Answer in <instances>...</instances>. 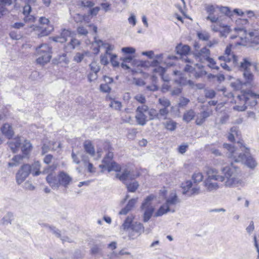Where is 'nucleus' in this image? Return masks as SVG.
<instances>
[{
    "label": "nucleus",
    "mask_w": 259,
    "mask_h": 259,
    "mask_svg": "<svg viewBox=\"0 0 259 259\" xmlns=\"http://www.w3.org/2000/svg\"><path fill=\"white\" fill-rule=\"evenodd\" d=\"M142 55L147 56L150 59H152L154 57V59L151 62V65L154 67L152 69L154 75L153 77H155L157 75H160L161 78L165 81H167L168 79H164L163 77V73L165 72V67L162 65L165 66H171L174 65L172 62L177 59V57L174 55H165L164 54H160L154 56V52L152 51L148 52H143Z\"/></svg>",
    "instance_id": "f257e3e1"
},
{
    "label": "nucleus",
    "mask_w": 259,
    "mask_h": 259,
    "mask_svg": "<svg viewBox=\"0 0 259 259\" xmlns=\"http://www.w3.org/2000/svg\"><path fill=\"white\" fill-rule=\"evenodd\" d=\"M224 147L228 151V156L234 159L236 162H242L250 168H254L257 165L255 159L250 154L249 149L244 147V150L242 149L243 153H238L236 149L231 145L225 143Z\"/></svg>",
    "instance_id": "f03ea898"
},
{
    "label": "nucleus",
    "mask_w": 259,
    "mask_h": 259,
    "mask_svg": "<svg viewBox=\"0 0 259 259\" xmlns=\"http://www.w3.org/2000/svg\"><path fill=\"white\" fill-rule=\"evenodd\" d=\"M222 171L224 176H221V182H224L226 187H235L240 185L242 181L239 178L240 171L232 164L230 166L224 167Z\"/></svg>",
    "instance_id": "7ed1b4c3"
},
{
    "label": "nucleus",
    "mask_w": 259,
    "mask_h": 259,
    "mask_svg": "<svg viewBox=\"0 0 259 259\" xmlns=\"http://www.w3.org/2000/svg\"><path fill=\"white\" fill-rule=\"evenodd\" d=\"M46 181L53 189H58L60 186L68 188L72 181V178L67 173L60 171L57 177L51 173L46 177Z\"/></svg>",
    "instance_id": "20e7f679"
},
{
    "label": "nucleus",
    "mask_w": 259,
    "mask_h": 259,
    "mask_svg": "<svg viewBox=\"0 0 259 259\" xmlns=\"http://www.w3.org/2000/svg\"><path fill=\"white\" fill-rule=\"evenodd\" d=\"M251 66L252 63L246 58L243 59L240 66V70L242 72L245 85L249 87L253 86L254 79V75L251 71Z\"/></svg>",
    "instance_id": "39448f33"
},
{
    "label": "nucleus",
    "mask_w": 259,
    "mask_h": 259,
    "mask_svg": "<svg viewBox=\"0 0 259 259\" xmlns=\"http://www.w3.org/2000/svg\"><path fill=\"white\" fill-rule=\"evenodd\" d=\"M179 202V200L176 194L175 193H171L169 197L166 199V203L159 208L156 212L155 216H161L169 211L174 212L175 209L172 208V206L176 205Z\"/></svg>",
    "instance_id": "423d86ee"
},
{
    "label": "nucleus",
    "mask_w": 259,
    "mask_h": 259,
    "mask_svg": "<svg viewBox=\"0 0 259 259\" xmlns=\"http://www.w3.org/2000/svg\"><path fill=\"white\" fill-rule=\"evenodd\" d=\"M238 98L240 100H244V104L242 106L236 105L234 107V109L237 111H243L246 110L247 105L251 107L255 106L257 104L256 99H259V94L254 93L252 92H249L242 96H238Z\"/></svg>",
    "instance_id": "0eeeda50"
},
{
    "label": "nucleus",
    "mask_w": 259,
    "mask_h": 259,
    "mask_svg": "<svg viewBox=\"0 0 259 259\" xmlns=\"http://www.w3.org/2000/svg\"><path fill=\"white\" fill-rule=\"evenodd\" d=\"M52 48L47 44L41 45L36 49L38 58L37 59V63L44 65L49 62L51 58Z\"/></svg>",
    "instance_id": "6e6552de"
},
{
    "label": "nucleus",
    "mask_w": 259,
    "mask_h": 259,
    "mask_svg": "<svg viewBox=\"0 0 259 259\" xmlns=\"http://www.w3.org/2000/svg\"><path fill=\"white\" fill-rule=\"evenodd\" d=\"M154 196L151 195L146 197L145 201L142 203L141 208L144 210L143 215V221L148 222L151 218L154 210V208L151 205V201L154 199Z\"/></svg>",
    "instance_id": "1a4fd4ad"
},
{
    "label": "nucleus",
    "mask_w": 259,
    "mask_h": 259,
    "mask_svg": "<svg viewBox=\"0 0 259 259\" xmlns=\"http://www.w3.org/2000/svg\"><path fill=\"white\" fill-rule=\"evenodd\" d=\"M148 111V106L146 105H141L137 107L135 118L138 124L143 126L146 124L148 121L146 113Z\"/></svg>",
    "instance_id": "9d476101"
},
{
    "label": "nucleus",
    "mask_w": 259,
    "mask_h": 259,
    "mask_svg": "<svg viewBox=\"0 0 259 259\" xmlns=\"http://www.w3.org/2000/svg\"><path fill=\"white\" fill-rule=\"evenodd\" d=\"M30 165L24 164L16 175V180L18 184L22 183L30 174Z\"/></svg>",
    "instance_id": "9b49d317"
},
{
    "label": "nucleus",
    "mask_w": 259,
    "mask_h": 259,
    "mask_svg": "<svg viewBox=\"0 0 259 259\" xmlns=\"http://www.w3.org/2000/svg\"><path fill=\"white\" fill-rule=\"evenodd\" d=\"M40 24L46 25V27H41L40 32L38 34V36L41 37L49 35L53 30V27L49 24L50 21L46 17H40L39 20Z\"/></svg>",
    "instance_id": "f8f14e48"
},
{
    "label": "nucleus",
    "mask_w": 259,
    "mask_h": 259,
    "mask_svg": "<svg viewBox=\"0 0 259 259\" xmlns=\"http://www.w3.org/2000/svg\"><path fill=\"white\" fill-rule=\"evenodd\" d=\"M192 184L190 181H187L186 182L182 183L181 187L183 189V193L187 194L190 196L198 194L200 192V188L193 187L191 190H190V189L192 187Z\"/></svg>",
    "instance_id": "ddd939ff"
},
{
    "label": "nucleus",
    "mask_w": 259,
    "mask_h": 259,
    "mask_svg": "<svg viewBox=\"0 0 259 259\" xmlns=\"http://www.w3.org/2000/svg\"><path fill=\"white\" fill-rule=\"evenodd\" d=\"M193 55L196 61L203 63L209 58L210 51L206 47H204L200 50L194 52Z\"/></svg>",
    "instance_id": "4468645a"
},
{
    "label": "nucleus",
    "mask_w": 259,
    "mask_h": 259,
    "mask_svg": "<svg viewBox=\"0 0 259 259\" xmlns=\"http://www.w3.org/2000/svg\"><path fill=\"white\" fill-rule=\"evenodd\" d=\"M137 177V175H134L133 172L130 171L128 169L124 170L121 174L118 173L116 175V177L125 184L127 183V181L135 179Z\"/></svg>",
    "instance_id": "2eb2a0df"
},
{
    "label": "nucleus",
    "mask_w": 259,
    "mask_h": 259,
    "mask_svg": "<svg viewBox=\"0 0 259 259\" xmlns=\"http://www.w3.org/2000/svg\"><path fill=\"white\" fill-rule=\"evenodd\" d=\"M231 46H228L225 50V55L224 56L220 57V59H223L226 62H233L234 64L237 62V57L231 53Z\"/></svg>",
    "instance_id": "dca6fc26"
},
{
    "label": "nucleus",
    "mask_w": 259,
    "mask_h": 259,
    "mask_svg": "<svg viewBox=\"0 0 259 259\" xmlns=\"http://www.w3.org/2000/svg\"><path fill=\"white\" fill-rule=\"evenodd\" d=\"M205 171L207 176L205 180L221 181V176L218 175V172L217 169L212 167H207Z\"/></svg>",
    "instance_id": "f3484780"
},
{
    "label": "nucleus",
    "mask_w": 259,
    "mask_h": 259,
    "mask_svg": "<svg viewBox=\"0 0 259 259\" xmlns=\"http://www.w3.org/2000/svg\"><path fill=\"white\" fill-rule=\"evenodd\" d=\"M212 113L211 109H207L206 111H203L199 113L196 115L195 122L197 125H201L207 118L209 117Z\"/></svg>",
    "instance_id": "a211bd4d"
},
{
    "label": "nucleus",
    "mask_w": 259,
    "mask_h": 259,
    "mask_svg": "<svg viewBox=\"0 0 259 259\" xmlns=\"http://www.w3.org/2000/svg\"><path fill=\"white\" fill-rule=\"evenodd\" d=\"M131 230L132 232L130 234L129 237L132 239L135 238L134 237V234L133 232H135L138 234V236H140L145 231L144 227L142 224L138 222H136L132 225Z\"/></svg>",
    "instance_id": "6ab92c4d"
},
{
    "label": "nucleus",
    "mask_w": 259,
    "mask_h": 259,
    "mask_svg": "<svg viewBox=\"0 0 259 259\" xmlns=\"http://www.w3.org/2000/svg\"><path fill=\"white\" fill-rule=\"evenodd\" d=\"M23 140L21 137H17L8 142L9 147L10 148L13 152L16 153L19 149L21 144V142Z\"/></svg>",
    "instance_id": "aec40b11"
},
{
    "label": "nucleus",
    "mask_w": 259,
    "mask_h": 259,
    "mask_svg": "<svg viewBox=\"0 0 259 259\" xmlns=\"http://www.w3.org/2000/svg\"><path fill=\"white\" fill-rule=\"evenodd\" d=\"M71 31L69 30L64 29L61 32L60 36L54 37V40L56 42L63 43L67 40V37L71 36Z\"/></svg>",
    "instance_id": "412c9836"
},
{
    "label": "nucleus",
    "mask_w": 259,
    "mask_h": 259,
    "mask_svg": "<svg viewBox=\"0 0 259 259\" xmlns=\"http://www.w3.org/2000/svg\"><path fill=\"white\" fill-rule=\"evenodd\" d=\"M204 185L206 190L209 192L215 191L219 188L218 183L211 180H205Z\"/></svg>",
    "instance_id": "4be33fe9"
},
{
    "label": "nucleus",
    "mask_w": 259,
    "mask_h": 259,
    "mask_svg": "<svg viewBox=\"0 0 259 259\" xmlns=\"http://www.w3.org/2000/svg\"><path fill=\"white\" fill-rule=\"evenodd\" d=\"M249 35L250 37L251 47L254 49L258 50V47H255V46L259 45V34L257 33L256 29H255L254 32H249Z\"/></svg>",
    "instance_id": "5701e85b"
},
{
    "label": "nucleus",
    "mask_w": 259,
    "mask_h": 259,
    "mask_svg": "<svg viewBox=\"0 0 259 259\" xmlns=\"http://www.w3.org/2000/svg\"><path fill=\"white\" fill-rule=\"evenodd\" d=\"M113 153L112 152H108L102 160L103 164H100L99 167L101 168H107V167L113 162L112 158Z\"/></svg>",
    "instance_id": "b1692460"
},
{
    "label": "nucleus",
    "mask_w": 259,
    "mask_h": 259,
    "mask_svg": "<svg viewBox=\"0 0 259 259\" xmlns=\"http://www.w3.org/2000/svg\"><path fill=\"white\" fill-rule=\"evenodd\" d=\"M190 48L188 45H183L180 44L176 47V52L177 54L181 56H186L189 53Z\"/></svg>",
    "instance_id": "393cba45"
},
{
    "label": "nucleus",
    "mask_w": 259,
    "mask_h": 259,
    "mask_svg": "<svg viewBox=\"0 0 259 259\" xmlns=\"http://www.w3.org/2000/svg\"><path fill=\"white\" fill-rule=\"evenodd\" d=\"M3 134L6 137L10 139L14 135V132L12 126L8 123L4 124L1 128Z\"/></svg>",
    "instance_id": "a878e982"
},
{
    "label": "nucleus",
    "mask_w": 259,
    "mask_h": 259,
    "mask_svg": "<svg viewBox=\"0 0 259 259\" xmlns=\"http://www.w3.org/2000/svg\"><path fill=\"white\" fill-rule=\"evenodd\" d=\"M30 174L31 173L33 176H37L41 174L40 163L39 161H35L31 165H30Z\"/></svg>",
    "instance_id": "bb28decb"
},
{
    "label": "nucleus",
    "mask_w": 259,
    "mask_h": 259,
    "mask_svg": "<svg viewBox=\"0 0 259 259\" xmlns=\"http://www.w3.org/2000/svg\"><path fill=\"white\" fill-rule=\"evenodd\" d=\"M234 30L236 33H237L238 35H232L231 36L232 39H234L237 37H239L242 39L244 37L245 38L246 37V30L243 27H236L234 28Z\"/></svg>",
    "instance_id": "cd10ccee"
},
{
    "label": "nucleus",
    "mask_w": 259,
    "mask_h": 259,
    "mask_svg": "<svg viewBox=\"0 0 259 259\" xmlns=\"http://www.w3.org/2000/svg\"><path fill=\"white\" fill-rule=\"evenodd\" d=\"M163 124L166 130L169 131H174L176 128L177 123L171 119H168L163 123Z\"/></svg>",
    "instance_id": "c85d7f7f"
},
{
    "label": "nucleus",
    "mask_w": 259,
    "mask_h": 259,
    "mask_svg": "<svg viewBox=\"0 0 259 259\" xmlns=\"http://www.w3.org/2000/svg\"><path fill=\"white\" fill-rule=\"evenodd\" d=\"M56 61L58 64H60L61 66L67 65L69 62V59L67 58L66 54H63L62 55H58L55 58Z\"/></svg>",
    "instance_id": "c756f323"
},
{
    "label": "nucleus",
    "mask_w": 259,
    "mask_h": 259,
    "mask_svg": "<svg viewBox=\"0 0 259 259\" xmlns=\"http://www.w3.org/2000/svg\"><path fill=\"white\" fill-rule=\"evenodd\" d=\"M84 149L87 153L93 156L95 155V151L94 147L91 142L89 141H86L83 144Z\"/></svg>",
    "instance_id": "7c9ffc66"
},
{
    "label": "nucleus",
    "mask_w": 259,
    "mask_h": 259,
    "mask_svg": "<svg viewBox=\"0 0 259 259\" xmlns=\"http://www.w3.org/2000/svg\"><path fill=\"white\" fill-rule=\"evenodd\" d=\"M195 114V112L193 110L190 109L184 113L183 119L186 122H189L194 118Z\"/></svg>",
    "instance_id": "2f4dec72"
},
{
    "label": "nucleus",
    "mask_w": 259,
    "mask_h": 259,
    "mask_svg": "<svg viewBox=\"0 0 259 259\" xmlns=\"http://www.w3.org/2000/svg\"><path fill=\"white\" fill-rule=\"evenodd\" d=\"M90 54V53L87 51H84L82 53H77L74 56L73 60L77 63H80L83 60L85 57L89 56Z\"/></svg>",
    "instance_id": "473e14b6"
},
{
    "label": "nucleus",
    "mask_w": 259,
    "mask_h": 259,
    "mask_svg": "<svg viewBox=\"0 0 259 259\" xmlns=\"http://www.w3.org/2000/svg\"><path fill=\"white\" fill-rule=\"evenodd\" d=\"M231 86L235 90H242L243 86H245V85L244 82L238 79L231 82Z\"/></svg>",
    "instance_id": "72a5a7b5"
},
{
    "label": "nucleus",
    "mask_w": 259,
    "mask_h": 259,
    "mask_svg": "<svg viewBox=\"0 0 259 259\" xmlns=\"http://www.w3.org/2000/svg\"><path fill=\"white\" fill-rule=\"evenodd\" d=\"M169 112L168 109L165 108H160L158 112V120L166 119Z\"/></svg>",
    "instance_id": "f704fd0d"
},
{
    "label": "nucleus",
    "mask_w": 259,
    "mask_h": 259,
    "mask_svg": "<svg viewBox=\"0 0 259 259\" xmlns=\"http://www.w3.org/2000/svg\"><path fill=\"white\" fill-rule=\"evenodd\" d=\"M134 219V217L133 215H129L128 216L125 220L124 221L123 224L121 227V229L126 230L130 228H131L132 226V223L133 222V220Z\"/></svg>",
    "instance_id": "c9c22d12"
},
{
    "label": "nucleus",
    "mask_w": 259,
    "mask_h": 259,
    "mask_svg": "<svg viewBox=\"0 0 259 259\" xmlns=\"http://www.w3.org/2000/svg\"><path fill=\"white\" fill-rule=\"evenodd\" d=\"M56 144L55 142H50L49 145L45 143L42 147V154H45L48 152L50 149L56 150L57 148H55L54 146V144Z\"/></svg>",
    "instance_id": "e433bc0d"
},
{
    "label": "nucleus",
    "mask_w": 259,
    "mask_h": 259,
    "mask_svg": "<svg viewBox=\"0 0 259 259\" xmlns=\"http://www.w3.org/2000/svg\"><path fill=\"white\" fill-rule=\"evenodd\" d=\"M192 178L194 183H199L203 180V175L200 171H196L193 174Z\"/></svg>",
    "instance_id": "4c0bfd02"
},
{
    "label": "nucleus",
    "mask_w": 259,
    "mask_h": 259,
    "mask_svg": "<svg viewBox=\"0 0 259 259\" xmlns=\"http://www.w3.org/2000/svg\"><path fill=\"white\" fill-rule=\"evenodd\" d=\"M158 101V103L162 106V108L168 109L171 105L170 101L165 97L159 98Z\"/></svg>",
    "instance_id": "58836bf2"
},
{
    "label": "nucleus",
    "mask_w": 259,
    "mask_h": 259,
    "mask_svg": "<svg viewBox=\"0 0 259 259\" xmlns=\"http://www.w3.org/2000/svg\"><path fill=\"white\" fill-rule=\"evenodd\" d=\"M13 218V213L11 212H8L2 219V223L4 225L11 224Z\"/></svg>",
    "instance_id": "ea45409f"
},
{
    "label": "nucleus",
    "mask_w": 259,
    "mask_h": 259,
    "mask_svg": "<svg viewBox=\"0 0 259 259\" xmlns=\"http://www.w3.org/2000/svg\"><path fill=\"white\" fill-rule=\"evenodd\" d=\"M31 148V145L30 142L27 140H25L23 143L22 147V151L23 154L27 155L30 151Z\"/></svg>",
    "instance_id": "a19ab883"
},
{
    "label": "nucleus",
    "mask_w": 259,
    "mask_h": 259,
    "mask_svg": "<svg viewBox=\"0 0 259 259\" xmlns=\"http://www.w3.org/2000/svg\"><path fill=\"white\" fill-rule=\"evenodd\" d=\"M109 106L116 110H120L122 107V104L120 102L112 99Z\"/></svg>",
    "instance_id": "79ce46f5"
},
{
    "label": "nucleus",
    "mask_w": 259,
    "mask_h": 259,
    "mask_svg": "<svg viewBox=\"0 0 259 259\" xmlns=\"http://www.w3.org/2000/svg\"><path fill=\"white\" fill-rule=\"evenodd\" d=\"M147 112L148 113L150 120H158L159 117L158 116V112L156 109L154 108H151L149 109L148 108V111H147Z\"/></svg>",
    "instance_id": "37998d69"
},
{
    "label": "nucleus",
    "mask_w": 259,
    "mask_h": 259,
    "mask_svg": "<svg viewBox=\"0 0 259 259\" xmlns=\"http://www.w3.org/2000/svg\"><path fill=\"white\" fill-rule=\"evenodd\" d=\"M206 149L217 156L221 155V152L218 149H215L212 144L206 145Z\"/></svg>",
    "instance_id": "c03bdc74"
},
{
    "label": "nucleus",
    "mask_w": 259,
    "mask_h": 259,
    "mask_svg": "<svg viewBox=\"0 0 259 259\" xmlns=\"http://www.w3.org/2000/svg\"><path fill=\"white\" fill-rule=\"evenodd\" d=\"M126 185L127 188L128 190V191L131 192H134L136 191V190L138 189L139 187V184L137 182L135 181L132 183H130L128 184L127 183H126L125 184Z\"/></svg>",
    "instance_id": "a18cd8bd"
},
{
    "label": "nucleus",
    "mask_w": 259,
    "mask_h": 259,
    "mask_svg": "<svg viewBox=\"0 0 259 259\" xmlns=\"http://www.w3.org/2000/svg\"><path fill=\"white\" fill-rule=\"evenodd\" d=\"M108 169V171L110 172L112 170L119 171L120 170V166L117 164L116 162L113 161L111 164L107 167L106 168Z\"/></svg>",
    "instance_id": "49530a36"
},
{
    "label": "nucleus",
    "mask_w": 259,
    "mask_h": 259,
    "mask_svg": "<svg viewBox=\"0 0 259 259\" xmlns=\"http://www.w3.org/2000/svg\"><path fill=\"white\" fill-rule=\"evenodd\" d=\"M95 5V3L91 1L82 0L80 2V6L84 8H88L91 9Z\"/></svg>",
    "instance_id": "de8ad7c7"
},
{
    "label": "nucleus",
    "mask_w": 259,
    "mask_h": 259,
    "mask_svg": "<svg viewBox=\"0 0 259 259\" xmlns=\"http://www.w3.org/2000/svg\"><path fill=\"white\" fill-rule=\"evenodd\" d=\"M197 36L200 39L207 40L210 38L209 33L206 31L198 32Z\"/></svg>",
    "instance_id": "09e8293b"
},
{
    "label": "nucleus",
    "mask_w": 259,
    "mask_h": 259,
    "mask_svg": "<svg viewBox=\"0 0 259 259\" xmlns=\"http://www.w3.org/2000/svg\"><path fill=\"white\" fill-rule=\"evenodd\" d=\"M23 158V156L21 155H16L13 158V160H14L15 162H9V165L10 167H13L14 166H17L18 163L20 162L21 160Z\"/></svg>",
    "instance_id": "8fccbe9b"
},
{
    "label": "nucleus",
    "mask_w": 259,
    "mask_h": 259,
    "mask_svg": "<svg viewBox=\"0 0 259 259\" xmlns=\"http://www.w3.org/2000/svg\"><path fill=\"white\" fill-rule=\"evenodd\" d=\"M205 10L208 13V16L212 15L215 11V8L211 5H205Z\"/></svg>",
    "instance_id": "3c124183"
},
{
    "label": "nucleus",
    "mask_w": 259,
    "mask_h": 259,
    "mask_svg": "<svg viewBox=\"0 0 259 259\" xmlns=\"http://www.w3.org/2000/svg\"><path fill=\"white\" fill-rule=\"evenodd\" d=\"M109 56L110 58V62L114 67H118L119 66V62L116 60L117 58V55L115 54H112L111 53H109Z\"/></svg>",
    "instance_id": "603ef678"
},
{
    "label": "nucleus",
    "mask_w": 259,
    "mask_h": 259,
    "mask_svg": "<svg viewBox=\"0 0 259 259\" xmlns=\"http://www.w3.org/2000/svg\"><path fill=\"white\" fill-rule=\"evenodd\" d=\"M134 99L142 105H145L146 100L145 97L142 94H138L136 95Z\"/></svg>",
    "instance_id": "864d4df0"
},
{
    "label": "nucleus",
    "mask_w": 259,
    "mask_h": 259,
    "mask_svg": "<svg viewBox=\"0 0 259 259\" xmlns=\"http://www.w3.org/2000/svg\"><path fill=\"white\" fill-rule=\"evenodd\" d=\"M90 67L91 70L94 73H98L100 70V66L96 62H92L90 65Z\"/></svg>",
    "instance_id": "5fc2aeb1"
},
{
    "label": "nucleus",
    "mask_w": 259,
    "mask_h": 259,
    "mask_svg": "<svg viewBox=\"0 0 259 259\" xmlns=\"http://www.w3.org/2000/svg\"><path fill=\"white\" fill-rule=\"evenodd\" d=\"M220 11L225 14L226 15L231 17L233 15V12H231L230 9L227 7H221L220 8Z\"/></svg>",
    "instance_id": "6e6d98bb"
},
{
    "label": "nucleus",
    "mask_w": 259,
    "mask_h": 259,
    "mask_svg": "<svg viewBox=\"0 0 259 259\" xmlns=\"http://www.w3.org/2000/svg\"><path fill=\"white\" fill-rule=\"evenodd\" d=\"M121 52L125 54H133L135 53L136 50L133 47H123L121 49Z\"/></svg>",
    "instance_id": "4d7b16f0"
},
{
    "label": "nucleus",
    "mask_w": 259,
    "mask_h": 259,
    "mask_svg": "<svg viewBox=\"0 0 259 259\" xmlns=\"http://www.w3.org/2000/svg\"><path fill=\"white\" fill-rule=\"evenodd\" d=\"M77 33L81 35H87L88 34V31L83 26H79L77 29Z\"/></svg>",
    "instance_id": "13d9d810"
},
{
    "label": "nucleus",
    "mask_w": 259,
    "mask_h": 259,
    "mask_svg": "<svg viewBox=\"0 0 259 259\" xmlns=\"http://www.w3.org/2000/svg\"><path fill=\"white\" fill-rule=\"evenodd\" d=\"M190 102L189 99L185 97H181L179 103V107H184L186 106Z\"/></svg>",
    "instance_id": "bf43d9fd"
},
{
    "label": "nucleus",
    "mask_w": 259,
    "mask_h": 259,
    "mask_svg": "<svg viewBox=\"0 0 259 259\" xmlns=\"http://www.w3.org/2000/svg\"><path fill=\"white\" fill-rule=\"evenodd\" d=\"M137 202V198H133L129 200L127 204L125 206L128 209L131 210L135 206Z\"/></svg>",
    "instance_id": "052dcab7"
},
{
    "label": "nucleus",
    "mask_w": 259,
    "mask_h": 259,
    "mask_svg": "<svg viewBox=\"0 0 259 259\" xmlns=\"http://www.w3.org/2000/svg\"><path fill=\"white\" fill-rule=\"evenodd\" d=\"M128 22L133 26H135L137 23V19L136 16L134 14H131L128 18Z\"/></svg>",
    "instance_id": "680f3d73"
},
{
    "label": "nucleus",
    "mask_w": 259,
    "mask_h": 259,
    "mask_svg": "<svg viewBox=\"0 0 259 259\" xmlns=\"http://www.w3.org/2000/svg\"><path fill=\"white\" fill-rule=\"evenodd\" d=\"M207 61L209 63L208 66L209 67L217 70L219 69V67L215 65V62L212 58L209 57Z\"/></svg>",
    "instance_id": "e2e57ef3"
},
{
    "label": "nucleus",
    "mask_w": 259,
    "mask_h": 259,
    "mask_svg": "<svg viewBox=\"0 0 259 259\" xmlns=\"http://www.w3.org/2000/svg\"><path fill=\"white\" fill-rule=\"evenodd\" d=\"M100 88L101 91L105 93L109 92L111 90L110 87L107 83L101 84Z\"/></svg>",
    "instance_id": "0e129e2a"
},
{
    "label": "nucleus",
    "mask_w": 259,
    "mask_h": 259,
    "mask_svg": "<svg viewBox=\"0 0 259 259\" xmlns=\"http://www.w3.org/2000/svg\"><path fill=\"white\" fill-rule=\"evenodd\" d=\"M215 95V92L212 90H209L205 91V96L208 98H213Z\"/></svg>",
    "instance_id": "69168bd1"
},
{
    "label": "nucleus",
    "mask_w": 259,
    "mask_h": 259,
    "mask_svg": "<svg viewBox=\"0 0 259 259\" xmlns=\"http://www.w3.org/2000/svg\"><path fill=\"white\" fill-rule=\"evenodd\" d=\"M35 20V18L33 16L29 15H27V16L24 18L25 23L34 22Z\"/></svg>",
    "instance_id": "338daca9"
},
{
    "label": "nucleus",
    "mask_w": 259,
    "mask_h": 259,
    "mask_svg": "<svg viewBox=\"0 0 259 259\" xmlns=\"http://www.w3.org/2000/svg\"><path fill=\"white\" fill-rule=\"evenodd\" d=\"M79 41L76 38H72L69 42V46H71V49H74L76 46L79 45Z\"/></svg>",
    "instance_id": "774afa93"
}]
</instances>
